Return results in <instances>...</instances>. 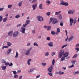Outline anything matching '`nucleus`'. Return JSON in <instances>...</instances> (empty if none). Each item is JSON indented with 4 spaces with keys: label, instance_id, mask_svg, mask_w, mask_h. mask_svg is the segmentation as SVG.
<instances>
[{
    "label": "nucleus",
    "instance_id": "1",
    "mask_svg": "<svg viewBox=\"0 0 79 79\" xmlns=\"http://www.w3.org/2000/svg\"><path fill=\"white\" fill-rule=\"evenodd\" d=\"M58 20L56 18H53L52 19L51 18L50 19L49 23L51 22L52 24H56V23H58Z\"/></svg>",
    "mask_w": 79,
    "mask_h": 79
},
{
    "label": "nucleus",
    "instance_id": "2",
    "mask_svg": "<svg viewBox=\"0 0 79 79\" xmlns=\"http://www.w3.org/2000/svg\"><path fill=\"white\" fill-rule=\"evenodd\" d=\"M24 27H23H23H21V29H20V32H22V33H23V34L25 33V31H26V29Z\"/></svg>",
    "mask_w": 79,
    "mask_h": 79
},
{
    "label": "nucleus",
    "instance_id": "3",
    "mask_svg": "<svg viewBox=\"0 0 79 79\" xmlns=\"http://www.w3.org/2000/svg\"><path fill=\"white\" fill-rule=\"evenodd\" d=\"M19 34V32L18 31H17L14 32L13 33V37H17L18 35V34Z\"/></svg>",
    "mask_w": 79,
    "mask_h": 79
},
{
    "label": "nucleus",
    "instance_id": "4",
    "mask_svg": "<svg viewBox=\"0 0 79 79\" xmlns=\"http://www.w3.org/2000/svg\"><path fill=\"white\" fill-rule=\"evenodd\" d=\"M29 23H30V20H27L26 21L25 24H23V27H26Z\"/></svg>",
    "mask_w": 79,
    "mask_h": 79
},
{
    "label": "nucleus",
    "instance_id": "5",
    "mask_svg": "<svg viewBox=\"0 0 79 79\" xmlns=\"http://www.w3.org/2000/svg\"><path fill=\"white\" fill-rule=\"evenodd\" d=\"M74 12H75V10L73 9H72L69 10L68 11V13L69 14V15H70V14H73Z\"/></svg>",
    "mask_w": 79,
    "mask_h": 79
},
{
    "label": "nucleus",
    "instance_id": "6",
    "mask_svg": "<svg viewBox=\"0 0 79 79\" xmlns=\"http://www.w3.org/2000/svg\"><path fill=\"white\" fill-rule=\"evenodd\" d=\"M64 55V51L63 50H61L60 52V54L59 55V58H61L62 57V55Z\"/></svg>",
    "mask_w": 79,
    "mask_h": 79
},
{
    "label": "nucleus",
    "instance_id": "7",
    "mask_svg": "<svg viewBox=\"0 0 79 79\" xmlns=\"http://www.w3.org/2000/svg\"><path fill=\"white\" fill-rule=\"evenodd\" d=\"M38 20L39 21H44V18L41 16L38 17Z\"/></svg>",
    "mask_w": 79,
    "mask_h": 79
},
{
    "label": "nucleus",
    "instance_id": "8",
    "mask_svg": "<svg viewBox=\"0 0 79 79\" xmlns=\"http://www.w3.org/2000/svg\"><path fill=\"white\" fill-rule=\"evenodd\" d=\"M31 49H32V48H31L28 49V50H27L26 51L25 55H28V54L29 53V52H30V51H31Z\"/></svg>",
    "mask_w": 79,
    "mask_h": 79
},
{
    "label": "nucleus",
    "instance_id": "9",
    "mask_svg": "<svg viewBox=\"0 0 79 79\" xmlns=\"http://www.w3.org/2000/svg\"><path fill=\"white\" fill-rule=\"evenodd\" d=\"M74 22V19L73 18H70V26H72L73 25V23Z\"/></svg>",
    "mask_w": 79,
    "mask_h": 79
},
{
    "label": "nucleus",
    "instance_id": "10",
    "mask_svg": "<svg viewBox=\"0 0 79 79\" xmlns=\"http://www.w3.org/2000/svg\"><path fill=\"white\" fill-rule=\"evenodd\" d=\"M52 69H53V66L52 65L48 69V70L49 72H52V71H53Z\"/></svg>",
    "mask_w": 79,
    "mask_h": 79
},
{
    "label": "nucleus",
    "instance_id": "11",
    "mask_svg": "<svg viewBox=\"0 0 79 79\" xmlns=\"http://www.w3.org/2000/svg\"><path fill=\"white\" fill-rule=\"evenodd\" d=\"M74 37L73 35H72L70 37H69L68 39V41L69 42H71L72 40H73L74 39Z\"/></svg>",
    "mask_w": 79,
    "mask_h": 79
},
{
    "label": "nucleus",
    "instance_id": "12",
    "mask_svg": "<svg viewBox=\"0 0 79 79\" xmlns=\"http://www.w3.org/2000/svg\"><path fill=\"white\" fill-rule=\"evenodd\" d=\"M37 4L33 5H32L33 10H35V9L37 8Z\"/></svg>",
    "mask_w": 79,
    "mask_h": 79
},
{
    "label": "nucleus",
    "instance_id": "13",
    "mask_svg": "<svg viewBox=\"0 0 79 79\" xmlns=\"http://www.w3.org/2000/svg\"><path fill=\"white\" fill-rule=\"evenodd\" d=\"M48 45L49 46V47H53V42H49L48 44Z\"/></svg>",
    "mask_w": 79,
    "mask_h": 79
},
{
    "label": "nucleus",
    "instance_id": "14",
    "mask_svg": "<svg viewBox=\"0 0 79 79\" xmlns=\"http://www.w3.org/2000/svg\"><path fill=\"white\" fill-rule=\"evenodd\" d=\"M59 32H60V29L59 28H57V31L56 33V35H57Z\"/></svg>",
    "mask_w": 79,
    "mask_h": 79
},
{
    "label": "nucleus",
    "instance_id": "15",
    "mask_svg": "<svg viewBox=\"0 0 79 79\" xmlns=\"http://www.w3.org/2000/svg\"><path fill=\"white\" fill-rule=\"evenodd\" d=\"M13 31H11L9 32L8 33V35L9 36H11L13 34Z\"/></svg>",
    "mask_w": 79,
    "mask_h": 79
},
{
    "label": "nucleus",
    "instance_id": "16",
    "mask_svg": "<svg viewBox=\"0 0 79 79\" xmlns=\"http://www.w3.org/2000/svg\"><path fill=\"white\" fill-rule=\"evenodd\" d=\"M69 55V52H66L64 55V56L66 58V57H67Z\"/></svg>",
    "mask_w": 79,
    "mask_h": 79
},
{
    "label": "nucleus",
    "instance_id": "17",
    "mask_svg": "<svg viewBox=\"0 0 79 79\" xmlns=\"http://www.w3.org/2000/svg\"><path fill=\"white\" fill-rule=\"evenodd\" d=\"M11 49H9L7 51V55H9L10 53H11Z\"/></svg>",
    "mask_w": 79,
    "mask_h": 79
},
{
    "label": "nucleus",
    "instance_id": "18",
    "mask_svg": "<svg viewBox=\"0 0 79 79\" xmlns=\"http://www.w3.org/2000/svg\"><path fill=\"white\" fill-rule=\"evenodd\" d=\"M2 69L4 71H5L6 70V66H1Z\"/></svg>",
    "mask_w": 79,
    "mask_h": 79
},
{
    "label": "nucleus",
    "instance_id": "19",
    "mask_svg": "<svg viewBox=\"0 0 79 79\" xmlns=\"http://www.w3.org/2000/svg\"><path fill=\"white\" fill-rule=\"evenodd\" d=\"M59 19H62V15H61L59 14L58 17Z\"/></svg>",
    "mask_w": 79,
    "mask_h": 79
},
{
    "label": "nucleus",
    "instance_id": "20",
    "mask_svg": "<svg viewBox=\"0 0 79 79\" xmlns=\"http://www.w3.org/2000/svg\"><path fill=\"white\" fill-rule=\"evenodd\" d=\"M32 61V60L31 59H29L28 60L27 63L28 65H29L30 64V62Z\"/></svg>",
    "mask_w": 79,
    "mask_h": 79
},
{
    "label": "nucleus",
    "instance_id": "21",
    "mask_svg": "<svg viewBox=\"0 0 79 79\" xmlns=\"http://www.w3.org/2000/svg\"><path fill=\"white\" fill-rule=\"evenodd\" d=\"M47 5H50V1H49L48 0H47V1L46 2Z\"/></svg>",
    "mask_w": 79,
    "mask_h": 79
},
{
    "label": "nucleus",
    "instance_id": "22",
    "mask_svg": "<svg viewBox=\"0 0 79 79\" xmlns=\"http://www.w3.org/2000/svg\"><path fill=\"white\" fill-rule=\"evenodd\" d=\"M39 8H40V9H43V7H42V4H41L39 6Z\"/></svg>",
    "mask_w": 79,
    "mask_h": 79
},
{
    "label": "nucleus",
    "instance_id": "23",
    "mask_svg": "<svg viewBox=\"0 0 79 79\" xmlns=\"http://www.w3.org/2000/svg\"><path fill=\"white\" fill-rule=\"evenodd\" d=\"M68 3L64 2V3L63 5H65L66 6H68Z\"/></svg>",
    "mask_w": 79,
    "mask_h": 79
},
{
    "label": "nucleus",
    "instance_id": "24",
    "mask_svg": "<svg viewBox=\"0 0 79 79\" xmlns=\"http://www.w3.org/2000/svg\"><path fill=\"white\" fill-rule=\"evenodd\" d=\"M23 3V1H21L19 3V6H21V5Z\"/></svg>",
    "mask_w": 79,
    "mask_h": 79
},
{
    "label": "nucleus",
    "instance_id": "25",
    "mask_svg": "<svg viewBox=\"0 0 79 79\" xmlns=\"http://www.w3.org/2000/svg\"><path fill=\"white\" fill-rule=\"evenodd\" d=\"M45 55L46 56H48V55H49V53L48 52H46L45 53Z\"/></svg>",
    "mask_w": 79,
    "mask_h": 79
},
{
    "label": "nucleus",
    "instance_id": "26",
    "mask_svg": "<svg viewBox=\"0 0 79 79\" xmlns=\"http://www.w3.org/2000/svg\"><path fill=\"white\" fill-rule=\"evenodd\" d=\"M8 48V46H4L2 48V49H4L5 48Z\"/></svg>",
    "mask_w": 79,
    "mask_h": 79
},
{
    "label": "nucleus",
    "instance_id": "27",
    "mask_svg": "<svg viewBox=\"0 0 79 79\" xmlns=\"http://www.w3.org/2000/svg\"><path fill=\"white\" fill-rule=\"evenodd\" d=\"M2 19H3V16H2V15L0 16V22H1V21H2Z\"/></svg>",
    "mask_w": 79,
    "mask_h": 79
},
{
    "label": "nucleus",
    "instance_id": "28",
    "mask_svg": "<svg viewBox=\"0 0 79 79\" xmlns=\"http://www.w3.org/2000/svg\"><path fill=\"white\" fill-rule=\"evenodd\" d=\"M59 75H61L62 74H64V72H61V71H59Z\"/></svg>",
    "mask_w": 79,
    "mask_h": 79
},
{
    "label": "nucleus",
    "instance_id": "29",
    "mask_svg": "<svg viewBox=\"0 0 79 79\" xmlns=\"http://www.w3.org/2000/svg\"><path fill=\"white\" fill-rule=\"evenodd\" d=\"M7 45L8 46H9V47L11 45V44L10 43V42H7Z\"/></svg>",
    "mask_w": 79,
    "mask_h": 79
},
{
    "label": "nucleus",
    "instance_id": "30",
    "mask_svg": "<svg viewBox=\"0 0 79 79\" xmlns=\"http://www.w3.org/2000/svg\"><path fill=\"white\" fill-rule=\"evenodd\" d=\"M65 57H64V56L62 57V58L60 60V61H63L64 60H65Z\"/></svg>",
    "mask_w": 79,
    "mask_h": 79
},
{
    "label": "nucleus",
    "instance_id": "31",
    "mask_svg": "<svg viewBox=\"0 0 79 79\" xmlns=\"http://www.w3.org/2000/svg\"><path fill=\"white\" fill-rule=\"evenodd\" d=\"M61 13V11H60L59 12H56L55 13V15H59V14H60V13Z\"/></svg>",
    "mask_w": 79,
    "mask_h": 79
},
{
    "label": "nucleus",
    "instance_id": "32",
    "mask_svg": "<svg viewBox=\"0 0 79 79\" xmlns=\"http://www.w3.org/2000/svg\"><path fill=\"white\" fill-rule=\"evenodd\" d=\"M64 3V1H63L62 0H60V4H61V5H63Z\"/></svg>",
    "mask_w": 79,
    "mask_h": 79
},
{
    "label": "nucleus",
    "instance_id": "33",
    "mask_svg": "<svg viewBox=\"0 0 79 79\" xmlns=\"http://www.w3.org/2000/svg\"><path fill=\"white\" fill-rule=\"evenodd\" d=\"M7 20V18L6 17L3 19V22H6Z\"/></svg>",
    "mask_w": 79,
    "mask_h": 79
},
{
    "label": "nucleus",
    "instance_id": "34",
    "mask_svg": "<svg viewBox=\"0 0 79 79\" xmlns=\"http://www.w3.org/2000/svg\"><path fill=\"white\" fill-rule=\"evenodd\" d=\"M13 6V5H8V8H11V7Z\"/></svg>",
    "mask_w": 79,
    "mask_h": 79
},
{
    "label": "nucleus",
    "instance_id": "35",
    "mask_svg": "<svg viewBox=\"0 0 79 79\" xmlns=\"http://www.w3.org/2000/svg\"><path fill=\"white\" fill-rule=\"evenodd\" d=\"M34 71V69H31L29 70L28 71V73H31V72H32Z\"/></svg>",
    "mask_w": 79,
    "mask_h": 79
},
{
    "label": "nucleus",
    "instance_id": "36",
    "mask_svg": "<svg viewBox=\"0 0 79 79\" xmlns=\"http://www.w3.org/2000/svg\"><path fill=\"white\" fill-rule=\"evenodd\" d=\"M55 59H53L52 61V65H53V66L55 64Z\"/></svg>",
    "mask_w": 79,
    "mask_h": 79
},
{
    "label": "nucleus",
    "instance_id": "37",
    "mask_svg": "<svg viewBox=\"0 0 79 79\" xmlns=\"http://www.w3.org/2000/svg\"><path fill=\"white\" fill-rule=\"evenodd\" d=\"M19 17H20V15H19L15 16V18H17V19L19 18Z\"/></svg>",
    "mask_w": 79,
    "mask_h": 79
},
{
    "label": "nucleus",
    "instance_id": "38",
    "mask_svg": "<svg viewBox=\"0 0 79 79\" xmlns=\"http://www.w3.org/2000/svg\"><path fill=\"white\" fill-rule=\"evenodd\" d=\"M50 29H51V26H48V28H47L48 31H49V30H50Z\"/></svg>",
    "mask_w": 79,
    "mask_h": 79
},
{
    "label": "nucleus",
    "instance_id": "39",
    "mask_svg": "<svg viewBox=\"0 0 79 79\" xmlns=\"http://www.w3.org/2000/svg\"><path fill=\"white\" fill-rule=\"evenodd\" d=\"M18 52H16V56H15V58H18Z\"/></svg>",
    "mask_w": 79,
    "mask_h": 79
},
{
    "label": "nucleus",
    "instance_id": "40",
    "mask_svg": "<svg viewBox=\"0 0 79 79\" xmlns=\"http://www.w3.org/2000/svg\"><path fill=\"white\" fill-rule=\"evenodd\" d=\"M33 45L34 46H36L37 47H38V44H37V43L35 42L34 43Z\"/></svg>",
    "mask_w": 79,
    "mask_h": 79
},
{
    "label": "nucleus",
    "instance_id": "41",
    "mask_svg": "<svg viewBox=\"0 0 79 79\" xmlns=\"http://www.w3.org/2000/svg\"><path fill=\"white\" fill-rule=\"evenodd\" d=\"M51 33L52 34V35H55V34H56V33H55V32L53 31H51Z\"/></svg>",
    "mask_w": 79,
    "mask_h": 79
},
{
    "label": "nucleus",
    "instance_id": "42",
    "mask_svg": "<svg viewBox=\"0 0 79 79\" xmlns=\"http://www.w3.org/2000/svg\"><path fill=\"white\" fill-rule=\"evenodd\" d=\"M2 62L3 63H6V61H5L4 59H2Z\"/></svg>",
    "mask_w": 79,
    "mask_h": 79
},
{
    "label": "nucleus",
    "instance_id": "43",
    "mask_svg": "<svg viewBox=\"0 0 79 79\" xmlns=\"http://www.w3.org/2000/svg\"><path fill=\"white\" fill-rule=\"evenodd\" d=\"M48 74L50 76H53V74L51 72H49L48 73Z\"/></svg>",
    "mask_w": 79,
    "mask_h": 79
},
{
    "label": "nucleus",
    "instance_id": "44",
    "mask_svg": "<svg viewBox=\"0 0 79 79\" xmlns=\"http://www.w3.org/2000/svg\"><path fill=\"white\" fill-rule=\"evenodd\" d=\"M12 72H13L14 74H15V75H16V74H17V72L15 71H12Z\"/></svg>",
    "mask_w": 79,
    "mask_h": 79
},
{
    "label": "nucleus",
    "instance_id": "45",
    "mask_svg": "<svg viewBox=\"0 0 79 79\" xmlns=\"http://www.w3.org/2000/svg\"><path fill=\"white\" fill-rule=\"evenodd\" d=\"M50 12H47L46 13V15H47V16H50Z\"/></svg>",
    "mask_w": 79,
    "mask_h": 79
},
{
    "label": "nucleus",
    "instance_id": "46",
    "mask_svg": "<svg viewBox=\"0 0 79 79\" xmlns=\"http://www.w3.org/2000/svg\"><path fill=\"white\" fill-rule=\"evenodd\" d=\"M18 76L17 75H14V78H18Z\"/></svg>",
    "mask_w": 79,
    "mask_h": 79
},
{
    "label": "nucleus",
    "instance_id": "47",
    "mask_svg": "<svg viewBox=\"0 0 79 79\" xmlns=\"http://www.w3.org/2000/svg\"><path fill=\"white\" fill-rule=\"evenodd\" d=\"M72 63L73 64H75V63H76V60H74L72 61Z\"/></svg>",
    "mask_w": 79,
    "mask_h": 79
},
{
    "label": "nucleus",
    "instance_id": "48",
    "mask_svg": "<svg viewBox=\"0 0 79 79\" xmlns=\"http://www.w3.org/2000/svg\"><path fill=\"white\" fill-rule=\"evenodd\" d=\"M66 46H67V44H65L64 46H62V48H64V47H66Z\"/></svg>",
    "mask_w": 79,
    "mask_h": 79
},
{
    "label": "nucleus",
    "instance_id": "49",
    "mask_svg": "<svg viewBox=\"0 0 79 79\" xmlns=\"http://www.w3.org/2000/svg\"><path fill=\"white\" fill-rule=\"evenodd\" d=\"M60 25L61 26H63V22H61L60 23Z\"/></svg>",
    "mask_w": 79,
    "mask_h": 79
},
{
    "label": "nucleus",
    "instance_id": "50",
    "mask_svg": "<svg viewBox=\"0 0 79 79\" xmlns=\"http://www.w3.org/2000/svg\"><path fill=\"white\" fill-rule=\"evenodd\" d=\"M55 55V52H53L52 53V55L53 56V55Z\"/></svg>",
    "mask_w": 79,
    "mask_h": 79
},
{
    "label": "nucleus",
    "instance_id": "51",
    "mask_svg": "<svg viewBox=\"0 0 79 79\" xmlns=\"http://www.w3.org/2000/svg\"><path fill=\"white\" fill-rule=\"evenodd\" d=\"M5 64L6 65V66H8L9 65V63L8 62H7V63H5Z\"/></svg>",
    "mask_w": 79,
    "mask_h": 79
},
{
    "label": "nucleus",
    "instance_id": "52",
    "mask_svg": "<svg viewBox=\"0 0 79 79\" xmlns=\"http://www.w3.org/2000/svg\"><path fill=\"white\" fill-rule=\"evenodd\" d=\"M79 71H77L75 72H74V74H79Z\"/></svg>",
    "mask_w": 79,
    "mask_h": 79
},
{
    "label": "nucleus",
    "instance_id": "53",
    "mask_svg": "<svg viewBox=\"0 0 79 79\" xmlns=\"http://www.w3.org/2000/svg\"><path fill=\"white\" fill-rule=\"evenodd\" d=\"M46 40H50V37H47V38H46Z\"/></svg>",
    "mask_w": 79,
    "mask_h": 79
},
{
    "label": "nucleus",
    "instance_id": "54",
    "mask_svg": "<svg viewBox=\"0 0 79 79\" xmlns=\"http://www.w3.org/2000/svg\"><path fill=\"white\" fill-rule=\"evenodd\" d=\"M77 55H75L73 57V58H77Z\"/></svg>",
    "mask_w": 79,
    "mask_h": 79
},
{
    "label": "nucleus",
    "instance_id": "55",
    "mask_svg": "<svg viewBox=\"0 0 79 79\" xmlns=\"http://www.w3.org/2000/svg\"><path fill=\"white\" fill-rule=\"evenodd\" d=\"M37 2V0H33L32 1L31 3H33L34 2Z\"/></svg>",
    "mask_w": 79,
    "mask_h": 79
},
{
    "label": "nucleus",
    "instance_id": "56",
    "mask_svg": "<svg viewBox=\"0 0 79 79\" xmlns=\"http://www.w3.org/2000/svg\"><path fill=\"white\" fill-rule=\"evenodd\" d=\"M42 65H43V66H46V63H41Z\"/></svg>",
    "mask_w": 79,
    "mask_h": 79
},
{
    "label": "nucleus",
    "instance_id": "57",
    "mask_svg": "<svg viewBox=\"0 0 79 79\" xmlns=\"http://www.w3.org/2000/svg\"><path fill=\"white\" fill-rule=\"evenodd\" d=\"M75 50H77V52H78L79 50V48H75Z\"/></svg>",
    "mask_w": 79,
    "mask_h": 79
},
{
    "label": "nucleus",
    "instance_id": "58",
    "mask_svg": "<svg viewBox=\"0 0 79 79\" xmlns=\"http://www.w3.org/2000/svg\"><path fill=\"white\" fill-rule=\"evenodd\" d=\"M74 65L73 64L71 66H70L69 67V68H73V67H74Z\"/></svg>",
    "mask_w": 79,
    "mask_h": 79
},
{
    "label": "nucleus",
    "instance_id": "59",
    "mask_svg": "<svg viewBox=\"0 0 79 79\" xmlns=\"http://www.w3.org/2000/svg\"><path fill=\"white\" fill-rule=\"evenodd\" d=\"M9 66H11L13 65V63H11L10 64H9Z\"/></svg>",
    "mask_w": 79,
    "mask_h": 79
},
{
    "label": "nucleus",
    "instance_id": "60",
    "mask_svg": "<svg viewBox=\"0 0 79 79\" xmlns=\"http://www.w3.org/2000/svg\"><path fill=\"white\" fill-rule=\"evenodd\" d=\"M4 10V8H0V11H2Z\"/></svg>",
    "mask_w": 79,
    "mask_h": 79
},
{
    "label": "nucleus",
    "instance_id": "61",
    "mask_svg": "<svg viewBox=\"0 0 79 79\" xmlns=\"http://www.w3.org/2000/svg\"><path fill=\"white\" fill-rule=\"evenodd\" d=\"M21 72V70H18V71L17 72V73H20Z\"/></svg>",
    "mask_w": 79,
    "mask_h": 79
},
{
    "label": "nucleus",
    "instance_id": "62",
    "mask_svg": "<svg viewBox=\"0 0 79 79\" xmlns=\"http://www.w3.org/2000/svg\"><path fill=\"white\" fill-rule=\"evenodd\" d=\"M75 47H79V44H77V45H76Z\"/></svg>",
    "mask_w": 79,
    "mask_h": 79
},
{
    "label": "nucleus",
    "instance_id": "63",
    "mask_svg": "<svg viewBox=\"0 0 79 79\" xmlns=\"http://www.w3.org/2000/svg\"><path fill=\"white\" fill-rule=\"evenodd\" d=\"M23 78V76H21L19 77V79H21Z\"/></svg>",
    "mask_w": 79,
    "mask_h": 79
},
{
    "label": "nucleus",
    "instance_id": "64",
    "mask_svg": "<svg viewBox=\"0 0 79 79\" xmlns=\"http://www.w3.org/2000/svg\"><path fill=\"white\" fill-rule=\"evenodd\" d=\"M21 26V24H19L17 26V27H19L20 26Z\"/></svg>",
    "mask_w": 79,
    "mask_h": 79
}]
</instances>
